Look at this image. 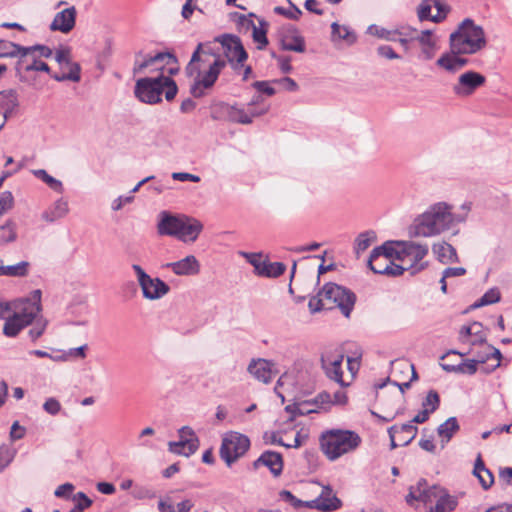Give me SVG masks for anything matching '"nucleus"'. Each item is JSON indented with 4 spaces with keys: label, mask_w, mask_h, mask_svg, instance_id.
Listing matches in <instances>:
<instances>
[{
    "label": "nucleus",
    "mask_w": 512,
    "mask_h": 512,
    "mask_svg": "<svg viewBox=\"0 0 512 512\" xmlns=\"http://www.w3.org/2000/svg\"><path fill=\"white\" fill-rule=\"evenodd\" d=\"M472 203L464 202L458 212H453L452 205L437 202L420 214L409 228L412 237H435L459 223L467 220Z\"/></svg>",
    "instance_id": "obj_1"
},
{
    "label": "nucleus",
    "mask_w": 512,
    "mask_h": 512,
    "mask_svg": "<svg viewBox=\"0 0 512 512\" xmlns=\"http://www.w3.org/2000/svg\"><path fill=\"white\" fill-rule=\"evenodd\" d=\"M226 61L215 54L209 44L199 43L185 68L186 74L193 78L190 93L195 98L205 95V90L214 86Z\"/></svg>",
    "instance_id": "obj_2"
},
{
    "label": "nucleus",
    "mask_w": 512,
    "mask_h": 512,
    "mask_svg": "<svg viewBox=\"0 0 512 512\" xmlns=\"http://www.w3.org/2000/svg\"><path fill=\"white\" fill-rule=\"evenodd\" d=\"M157 231L160 235L173 236L184 243H193L203 230V224L183 214L162 211L159 215Z\"/></svg>",
    "instance_id": "obj_3"
},
{
    "label": "nucleus",
    "mask_w": 512,
    "mask_h": 512,
    "mask_svg": "<svg viewBox=\"0 0 512 512\" xmlns=\"http://www.w3.org/2000/svg\"><path fill=\"white\" fill-rule=\"evenodd\" d=\"M449 45L452 52L477 54L487 46L485 31L474 20L465 18L450 34Z\"/></svg>",
    "instance_id": "obj_4"
},
{
    "label": "nucleus",
    "mask_w": 512,
    "mask_h": 512,
    "mask_svg": "<svg viewBox=\"0 0 512 512\" xmlns=\"http://www.w3.org/2000/svg\"><path fill=\"white\" fill-rule=\"evenodd\" d=\"M164 90L166 100L171 101L175 98L178 88L172 78L161 73L154 78L145 77L138 79L135 84L134 94L143 103L157 104L162 101L161 96Z\"/></svg>",
    "instance_id": "obj_5"
},
{
    "label": "nucleus",
    "mask_w": 512,
    "mask_h": 512,
    "mask_svg": "<svg viewBox=\"0 0 512 512\" xmlns=\"http://www.w3.org/2000/svg\"><path fill=\"white\" fill-rule=\"evenodd\" d=\"M360 436L351 430L333 429L326 431L320 437L322 452L330 461H335L342 455L358 448Z\"/></svg>",
    "instance_id": "obj_6"
},
{
    "label": "nucleus",
    "mask_w": 512,
    "mask_h": 512,
    "mask_svg": "<svg viewBox=\"0 0 512 512\" xmlns=\"http://www.w3.org/2000/svg\"><path fill=\"white\" fill-rule=\"evenodd\" d=\"M321 295L325 297L329 309L336 306L345 317L350 316L356 302V295L350 289L335 283H327L321 289Z\"/></svg>",
    "instance_id": "obj_7"
},
{
    "label": "nucleus",
    "mask_w": 512,
    "mask_h": 512,
    "mask_svg": "<svg viewBox=\"0 0 512 512\" xmlns=\"http://www.w3.org/2000/svg\"><path fill=\"white\" fill-rule=\"evenodd\" d=\"M250 447V440L246 435L230 431L224 434L220 446V457L227 466H231L239 458L245 455Z\"/></svg>",
    "instance_id": "obj_8"
},
{
    "label": "nucleus",
    "mask_w": 512,
    "mask_h": 512,
    "mask_svg": "<svg viewBox=\"0 0 512 512\" xmlns=\"http://www.w3.org/2000/svg\"><path fill=\"white\" fill-rule=\"evenodd\" d=\"M137 282L142 290L143 297L147 300H158L169 293L170 287L160 278H153L138 264H132Z\"/></svg>",
    "instance_id": "obj_9"
},
{
    "label": "nucleus",
    "mask_w": 512,
    "mask_h": 512,
    "mask_svg": "<svg viewBox=\"0 0 512 512\" xmlns=\"http://www.w3.org/2000/svg\"><path fill=\"white\" fill-rule=\"evenodd\" d=\"M42 292L36 289L31 292L27 298L19 299L14 303V316H18L24 325H30L36 318H39V314L42 311L41 305Z\"/></svg>",
    "instance_id": "obj_10"
},
{
    "label": "nucleus",
    "mask_w": 512,
    "mask_h": 512,
    "mask_svg": "<svg viewBox=\"0 0 512 512\" xmlns=\"http://www.w3.org/2000/svg\"><path fill=\"white\" fill-rule=\"evenodd\" d=\"M486 83V78L479 72L469 70L462 73L452 86V92L459 98H467Z\"/></svg>",
    "instance_id": "obj_11"
},
{
    "label": "nucleus",
    "mask_w": 512,
    "mask_h": 512,
    "mask_svg": "<svg viewBox=\"0 0 512 512\" xmlns=\"http://www.w3.org/2000/svg\"><path fill=\"white\" fill-rule=\"evenodd\" d=\"M383 250H385V247H376L372 250L368 259L369 268L376 274H383L388 276L402 275L406 268L395 264L393 260L386 255H381L380 252Z\"/></svg>",
    "instance_id": "obj_12"
},
{
    "label": "nucleus",
    "mask_w": 512,
    "mask_h": 512,
    "mask_svg": "<svg viewBox=\"0 0 512 512\" xmlns=\"http://www.w3.org/2000/svg\"><path fill=\"white\" fill-rule=\"evenodd\" d=\"M221 43L224 54L227 60L232 64L234 69L238 66H243V63L247 60L248 54L245 51L242 42L238 36L225 34L217 38Z\"/></svg>",
    "instance_id": "obj_13"
},
{
    "label": "nucleus",
    "mask_w": 512,
    "mask_h": 512,
    "mask_svg": "<svg viewBox=\"0 0 512 512\" xmlns=\"http://www.w3.org/2000/svg\"><path fill=\"white\" fill-rule=\"evenodd\" d=\"M343 359L344 355L341 352H327L321 357V366L329 379L345 387L348 386L349 383H345L342 377Z\"/></svg>",
    "instance_id": "obj_14"
},
{
    "label": "nucleus",
    "mask_w": 512,
    "mask_h": 512,
    "mask_svg": "<svg viewBox=\"0 0 512 512\" xmlns=\"http://www.w3.org/2000/svg\"><path fill=\"white\" fill-rule=\"evenodd\" d=\"M32 71H41L50 73V67L47 63L43 62L36 55L22 56L18 59L16 64L17 75L22 82L29 83L27 74Z\"/></svg>",
    "instance_id": "obj_15"
},
{
    "label": "nucleus",
    "mask_w": 512,
    "mask_h": 512,
    "mask_svg": "<svg viewBox=\"0 0 512 512\" xmlns=\"http://www.w3.org/2000/svg\"><path fill=\"white\" fill-rule=\"evenodd\" d=\"M275 364L263 358L253 359L247 367V371L258 381L268 384L273 376L277 374Z\"/></svg>",
    "instance_id": "obj_16"
},
{
    "label": "nucleus",
    "mask_w": 512,
    "mask_h": 512,
    "mask_svg": "<svg viewBox=\"0 0 512 512\" xmlns=\"http://www.w3.org/2000/svg\"><path fill=\"white\" fill-rule=\"evenodd\" d=\"M76 15L77 12L74 6L56 13L50 24V30L60 31L64 34L69 33L75 27Z\"/></svg>",
    "instance_id": "obj_17"
},
{
    "label": "nucleus",
    "mask_w": 512,
    "mask_h": 512,
    "mask_svg": "<svg viewBox=\"0 0 512 512\" xmlns=\"http://www.w3.org/2000/svg\"><path fill=\"white\" fill-rule=\"evenodd\" d=\"M165 267L177 276H192L200 272V263L194 255H188L179 261L167 263Z\"/></svg>",
    "instance_id": "obj_18"
},
{
    "label": "nucleus",
    "mask_w": 512,
    "mask_h": 512,
    "mask_svg": "<svg viewBox=\"0 0 512 512\" xmlns=\"http://www.w3.org/2000/svg\"><path fill=\"white\" fill-rule=\"evenodd\" d=\"M142 56V52L139 51L136 54V60L133 67V73L138 74L144 71L149 66L155 63L171 64L176 63V57L169 52H159L154 56H147L143 61H139L138 58Z\"/></svg>",
    "instance_id": "obj_19"
},
{
    "label": "nucleus",
    "mask_w": 512,
    "mask_h": 512,
    "mask_svg": "<svg viewBox=\"0 0 512 512\" xmlns=\"http://www.w3.org/2000/svg\"><path fill=\"white\" fill-rule=\"evenodd\" d=\"M398 246L401 248L399 253L403 254L404 257H408L412 261L411 267L414 264L419 263L427 254L428 246L426 244H419L413 241L398 242Z\"/></svg>",
    "instance_id": "obj_20"
},
{
    "label": "nucleus",
    "mask_w": 512,
    "mask_h": 512,
    "mask_svg": "<svg viewBox=\"0 0 512 512\" xmlns=\"http://www.w3.org/2000/svg\"><path fill=\"white\" fill-rule=\"evenodd\" d=\"M266 466L269 468L271 473L274 476H279L283 470V460L282 456L278 452L274 451H265L261 454V456L253 463L254 468H258L259 466Z\"/></svg>",
    "instance_id": "obj_21"
},
{
    "label": "nucleus",
    "mask_w": 512,
    "mask_h": 512,
    "mask_svg": "<svg viewBox=\"0 0 512 512\" xmlns=\"http://www.w3.org/2000/svg\"><path fill=\"white\" fill-rule=\"evenodd\" d=\"M313 507L322 511H333L341 506V501L333 493L330 487H323L320 495L314 499Z\"/></svg>",
    "instance_id": "obj_22"
},
{
    "label": "nucleus",
    "mask_w": 512,
    "mask_h": 512,
    "mask_svg": "<svg viewBox=\"0 0 512 512\" xmlns=\"http://www.w3.org/2000/svg\"><path fill=\"white\" fill-rule=\"evenodd\" d=\"M280 46L285 51L304 53L306 50L305 40L296 29L282 35Z\"/></svg>",
    "instance_id": "obj_23"
},
{
    "label": "nucleus",
    "mask_w": 512,
    "mask_h": 512,
    "mask_svg": "<svg viewBox=\"0 0 512 512\" xmlns=\"http://www.w3.org/2000/svg\"><path fill=\"white\" fill-rule=\"evenodd\" d=\"M485 362L486 358L478 355L476 359H468L457 365L441 364V367L446 372L473 375L477 372L478 364H483Z\"/></svg>",
    "instance_id": "obj_24"
},
{
    "label": "nucleus",
    "mask_w": 512,
    "mask_h": 512,
    "mask_svg": "<svg viewBox=\"0 0 512 512\" xmlns=\"http://www.w3.org/2000/svg\"><path fill=\"white\" fill-rule=\"evenodd\" d=\"M432 251L436 258L443 264L453 263L458 260L455 248L445 241L434 243Z\"/></svg>",
    "instance_id": "obj_25"
},
{
    "label": "nucleus",
    "mask_w": 512,
    "mask_h": 512,
    "mask_svg": "<svg viewBox=\"0 0 512 512\" xmlns=\"http://www.w3.org/2000/svg\"><path fill=\"white\" fill-rule=\"evenodd\" d=\"M228 118L236 123L250 124L254 117L263 115V111L255 113H247L245 106L232 105L227 110Z\"/></svg>",
    "instance_id": "obj_26"
},
{
    "label": "nucleus",
    "mask_w": 512,
    "mask_h": 512,
    "mask_svg": "<svg viewBox=\"0 0 512 512\" xmlns=\"http://www.w3.org/2000/svg\"><path fill=\"white\" fill-rule=\"evenodd\" d=\"M19 106L18 93L15 89L0 92V112L11 116Z\"/></svg>",
    "instance_id": "obj_27"
},
{
    "label": "nucleus",
    "mask_w": 512,
    "mask_h": 512,
    "mask_svg": "<svg viewBox=\"0 0 512 512\" xmlns=\"http://www.w3.org/2000/svg\"><path fill=\"white\" fill-rule=\"evenodd\" d=\"M473 474L478 478L484 490L489 489L494 483V476L492 472L486 468L481 455L476 458Z\"/></svg>",
    "instance_id": "obj_28"
},
{
    "label": "nucleus",
    "mask_w": 512,
    "mask_h": 512,
    "mask_svg": "<svg viewBox=\"0 0 512 512\" xmlns=\"http://www.w3.org/2000/svg\"><path fill=\"white\" fill-rule=\"evenodd\" d=\"M68 212L69 208L67 201L58 199L42 213V219L46 222H54L65 217Z\"/></svg>",
    "instance_id": "obj_29"
},
{
    "label": "nucleus",
    "mask_w": 512,
    "mask_h": 512,
    "mask_svg": "<svg viewBox=\"0 0 512 512\" xmlns=\"http://www.w3.org/2000/svg\"><path fill=\"white\" fill-rule=\"evenodd\" d=\"M460 429L456 417L448 418L437 428L438 436L441 438L442 448L452 439L454 434Z\"/></svg>",
    "instance_id": "obj_30"
},
{
    "label": "nucleus",
    "mask_w": 512,
    "mask_h": 512,
    "mask_svg": "<svg viewBox=\"0 0 512 512\" xmlns=\"http://www.w3.org/2000/svg\"><path fill=\"white\" fill-rule=\"evenodd\" d=\"M331 29L332 41L335 42L337 40H344L349 45H352L356 42V35L349 27L333 22Z\"/></svg>",
    "instance_id": "obj_31"
},
{
    "label": "nucleus",
    "mask_w": 512,
    "mask_h": 512,
    "mask_svg": "<svg viewBox=\"0 0 512 512\" xmlns=\"http://www.w3.org/2000/svg\"><path fill=\"white\" fill-rule=\"evenodd\" d=\"M31 264L28 261H20L13 265H5L4 276L12 278L26 277L30 272Z\"/></svg>",
    "instance_id": "obj_32"
},
{
    "label": "nucleus",
    "mask_w": 512,
    "mask_h": 512,
    "mask_svg": "<svg viewBox=\"0 0 512 512\" xmlns=\"http://www.w3.org/2000/svg\"><path fill=\"white\" fill-rule=\"evenodd\" d=\"M377 239L376 233L372 230H368L360 233L355 239L354 250L357 255L367 250L372 243Z\"/></svg>",
    "instance_id": "obj_33"
},
{
    "label": "nucleus",
    "mask_w": 512,
    "mask_h": 512,
    "mask_svg": "<svg viewBox=\"0 0 512 512\" xmlns=\"http://www.w3.org/2000/svg\"><path fill=\"white\" fill-rule=\"evenodd\" d=\"M179 438L188 446V453H195L199 447V439L194 430L189 426H183L178 430Z\"/></svg>",
    "instance_id": "obj_34"
},
{
    "label": "nucleus",
    "mask_w": 512,
    "mask_h": 512,
    "mask_svg": "<svg viewBox=\"0 0 512 512\" xmlns=\"http://www.w3.org/2000/svg\"><path fill=\"white\" fill-rule=\"evenodd\" d=\"M69 69L68 73L54 74L52 78L58 82L73 81L79 82L81 80V67L77 62L71 61L67 66Z\"/></svg>",
    "instance_id": "obj_35"
},
{
    "label": "nucleus",
    "mask_w": 512,
    "mask_h": 512,
    "mask_svg": "<svg viewBox=\"0 0 512 512\" xmlns=\"http://www.w3.org/2000/svg\"><path fill=\"white\" fill-rule=\"evenodd\" d=\"M27 326L28 325H24L23 322L18 319V316L12 315L8 317L4 323L3 334L7 337H15Z\"/></svg>",
    "instance_id": "obj_36"
},
{
    "label": "nucleus",
    "mask_w": 512,
    "mask_h": 512,
    "mask_svg": "<svg viewBox=\"0 0 512 512\" xmlns=\"http://www.w3.org/2000/svg\"><path fill=\"white\" fill-rule=\"evenodd\" d=\"M21 54H23V46L11 41L0 40V58L18 57L20 59Z\"/></svg>",
    "instance_id": "obj_37"
},
{
    "label": "nucleus",
    "mask_w": 512,
    "mask_h": 512,
    "mask_svg": "<svg viewBox=\"0 0 512 512\" xmlns=\"http://www.w3.org/2000/svg\"><path fill=\"white\" fill-rule=\"evenodd\" d=\"M33 174L40 180H42L45 184H47L53 191L62 193L63 192V184L60 180L52 177L47 173L44 169H37L33 171Z\"/></svg>",
    "instance_id": "obj_38"
},
{
    "label": "nucleus",
    "mask_w": 512,
    "mask_h": 512,
    "mask_svg": "<svg viewBox=\"0 0 512 512\" xmlns=\"http://www.w3.org/2000/svg\"><path fill=\"white\" fill-rule=\"evenodd\" d=\"M286 270V265L282 262L265 261L264 267L259 276L275 278L282 275Z\"/></svg>",
    "instance_id": "obj_39"
},
{
    "label": "nucleus",
    "mask_w": 512,
    "mask_h": 512,
    "mask_svg": "<svg viewBox=\"0 0 512 512\" xmlns=\"http://www.w3.org/2000/svg\"><path fill=\"white\" fill-rule=\"evenodd\" d=\"M17 238L16 224L9 220L0 227V246L14 242Z\"/></svg>",
    "instance_id": "obj_40"
},
{
    "label": "nucleus",
    "mask_w": 512,
    "mask_h": 512,
    "mask_svg": "<svg viewBox=\"0 0 512 512\" xmlns=\"http://www.w3.org/2000/svg\"><path fill=\"white\" fill-rule=\"evenodd\" d=\"M456 52H452L450 50L449 53L442 54L436 61V65L447 72L455 73L457 72L456 67Z\"/></svg>",
    "instance_id": "obj_41"
},
{
    "label": "nucleus",
    "mask_w": 512,
    "mask_h": 512,
    "mask_svg": "<svg viewBox=\"0 0 512 512\" xmlns=\"http://www.w3.org/2000/svg\"><path fill=\"white\" fill-rule=\"evenodd\" d=\"M445 491L439 486H432L427 488V486L421 487V496H419V501L427 504L432 502L433 500H438Z\"/></svg>",
    "instance_id": "obj_42"
},
{
    "label": "nucleus",
    "mask_w": 512,
    "mask_h": 512,
    "mask_svg": "<svg viewBox=\"0 0 512 512\" xmlns=\"http://www.w3.org/2000/svg\"><path fill=\"white\" fill-rule=\"evenodd\" d=\"M22 56H33L36 55L39 59L41 58H50L53 55V51L46 45H34L30 47L23 46V54Z\"/></svg>",
    "instance_id": "obj_43"
},
{
    "label": "nucleus",
    "mask_w": 512,
    "mask_h": 512,
    "mask_svg": "<svg viewBox=\"0 0 512 512\" xmlns=\"http://www.w3.org/2000/svg\"><path fill=\"white\" fill-rule=\"evenodd\" d=\"M457 506V500L446 492L436 501L435 512H450Z\"/></svg>",
    "instance_id": "obj_44"
},
{
    "label": "nucleus",
    "mask_w": 512,
    "mask_h": 512,
    "mask_svg": "<svg viewBox=\"0 0 512 512\" xmlns=\"http://www.w3.org/2000/svg\"><path fill=\"white\" fill-rule=\"evenodd\" d=\"M367 33L386 41H396L394 29H386L376 24L370 25L367 28Z\"/></svg>",
    "instance_id": "obj_45"
},
{
    "label": "nucleus",
    "mask_w": 512,
    "mask_h": 512,
    "mask_svg": "<svg viewBox=\"0 0 512 512\" xmlns=\"http://www.w3.org/2000/svg\"><path fill=\"white\" fill-rule=\"evenodd\" d=\"M392 373L395 377L397 373L401 375L411 373V380L418 378L414 365L405 360L392 362Z\"/></svg>",
    "instance_id": "obj_46"
},
{
    "label": "nucleus",
    "mask_w": 512,
    "mask_h": 512,
    "mask_svg": "<svg viewBox=\"0 0 512 512\" xmlns=\"http://www.w3.org/2000/svg\"><path fill=\"white\" fill-rule=\"evenodd\" d=\"M500 291L497 288H491L484 295L478 299L473 305V308H479L482 306L490 305L499 302Z\"/></svg>",
    "instance_id": "obj_47"
},
{
    "label": "nucleus",
    "mask_w": 512,
    "mask_h": 512,
    "mask_svg": "<svg viewBox=\"0 0 512 512\" xmlns=\"http://www.w3.org/2000/svg\"><path fill=\"white\" fill-rule=\"evenodd\" d=\"M396 429V434H404V437L402 438L403 445L409 444L417 434V427L414 426L411 421L402 424L401 426H396Z\"/></svg>",
    "instance_id": "obj_48"
},
{
    "label": "nucleus",
    "mask_w": 512,
    "mask_h": 512,
    "mask_svg": "<svg viewBox=\"0 0 512 512\" xmlns=\"http://www.w3.org/2000/svg\"><path fill=\"white\" fill-rule=\"evenodd\" d=\"M287 2L290 4V9H286L281 6H277L274 8V12L278 15H282L287 17L288 19L292 20H298L300 16L302 15V11L294 5L291 0H287Z\"/></svg>",
    "instance_id": "obj_49"
},
{
    "label": "nucleus",
    "mask_w": 512,
    "mask_h": 512,
    "mask_svg": "<svg viewBox=\"0 0 512 512\" xmlns=\"http://www.w3.org/2000/svg\"><path fill=\"white\" fill-rule=\"evenodd\" d=\"M414 41H417L422 48L426 46H432L433 44L437 43V38L434 36L432 30L426 29L418 31Z\"/></svg>",
    "instance_id": "obj_50"
},
{
    "label": "nucleus",
    "mask_w": 512,
    "mask_h": 512,
    "mask_svg": "<svg viewBox=\"0 0 512 512\" xmlns=\"http://www.w3.org/2000/svg\"><path fill=\"white\" fill-rule=\"evenodd\" d=\"M432 8H433V0H423L417 8L418 19L421 22L426 21V20L432 21V18L434 16L431 14Z\"/></svg>",
    "instance_id": "obj_51"
},
{
    "label": "nucleus",
    "mask_w": 512,
    "mask_h": 512,
    "mask_svg": "<svg viewBox=\"0 0 512 512\" xmlns=\"http://www.w3.org/2000/svg\"><path fill=\"white\" fill-rule=\"evenodd\" d=\"M308 307L311 313H316L323 309H329L325 297L321 295V290L318 292L316 296H313L309 300Z\"/></svg>",
    "instance_id": "obj_52"
},
{
    "label": "nucleus",
    "mask_w": 512,
    "mask_h": 512,
    "mask_svg": "<svg viewBox=\"0 0 512 512\" xmlns=\"http://www.w3.org/2000/svg\"><path fill=\"white\" fill-rule=\"evenodd\" d=\"M440 404V397L437 391L430 390L426 396V398L422 402V407L428 408L432 413L436 411Z\"/></svg>",
    "instance_id": "obj_53"
},
{
    "label": "nucleus",
    "mask_w": 512,
    "mask_h": 512,
    "mask_svg": "<svg viewBox=\"0 0 512 512\" xmlns=\"http://www.w3.org/2000/svg\"><path fill=\"white\" fill-rule=\"evenodd\" d=\"M395 37L406 38L410 40H415V36L418 33V30L415 27L410 25H398L394 28Z\"/></svg>",
    "instance_id": "obj_54"
},
{
    "label": "nucleus",
    "mask_w": 512,
    "mask_h": 512,
    "mask_svg": "<svg viewBox=\"0 0 512 512\" xmlns=\"http://www.w3.org/2000/svg\"><path fill=\"white\" fill-rule=\"evenodd\" d=\"M34 322V326L29 330V335L35 341L43 335L48 322L42 316L36 318Z\"/></svg>",
    "instance_id": "obj_55"
},
{
    "label": "nucleus",
    "mask_w": 512,
    "mask_h": 512,
    "mask_svg": "<svg viewBox=\"0 0 512 512\" xmlns=\"http://www.w3.org/2000/svg\"><path fill=\"white\" fill-rule=\"evenodd\" d=\"M433 7L437 9V14L433 16L432 22L439 23L443 21L449 12V7L442 0H433Z\"/></svg>",
    "instance_id": "obj_56"
},
{
    "label": "nucleus",
    "mask_w": 512,
    "mask_h": 512,
    "mask_svg": "<svg viewBox=\"0 0 512 512\" xmlns=\"http://www.w3.org/2000/svg\"><path fill=\"white\" fill-rule=\"evenodd\" d=\"M427 486V481L425 479H420L416 486H411L409 489V493L406 496V502L408 504H412L414 500L419 501V496H421V487Z\"/></svg>",
    "instance_id": "obj_57"
},
{
    "label": "nucleus",
    "mask_w": 512,
    "mask_h": 512,
    "mask_svg": "<svg viewBox=\"0 0 512 512\" xmlns=\"http://www.w3.org/2000/svg\"><path fill=\"white\" fill-rule=\"evenodd\" d=\"M14 198L10 191H4L0 194V216L13 207Z\"/></svg>",
    "instance_id": "obj_58"
},
{
    "label": "nucleus",
    "mask_w": 512,
    "mask_h": 512,
    "mask_svg": "<svg viewBox=\"0 0 512 512\" xmlns=\"http://www.w3.org/2000/svg\"><path fill=\"white\" fill-rule=\"evenodd\" d=\"M266 33V29L253 27V40L258 44V49L260 50L264 49L268 44Z\"/></svg>",
    "instance_id": "obj_59"
},
{
    "label": "nucleus",
    "mask_w": 512,
    "mask_h": 512,
    "mask_svg": "<svg viewBox=\"0 0 512 512\" xmlns=\"http://www.w3.org/2000/svg\"><path fill=\"white\" fill-rule=\"evenodd\" d=\"M169 451L175 454L183 455L189 457L193 453H188V446L184 440H179L177 442H169Z\"/></svg>",
    "instance_id": "obj_60"
},
{
    "label": "nucleus",
    "mask_w": 512,
    "mask_h": 512,
    "mask_svg": "<svg viewBox=\"0 0 512 512\" xmlns=\"http://www.w3.org/2000/svg\"><path fill=\"white\" fill-rule=\"evenodd\" d=\"M14 452L7 447L0 448V473L12 462Z\"/></svg>",
    "instance_id": "obj_61"
},
{
    "label": "nucleus",
    "mask_w": 512,
    "mask_h": 512,
    "mask_svg": "<svg viewBox=\"0 0 512 512\" xmlns=\"http://www.w3.org/2000/svg\"><path fill=\"white\" fill-rule=\"evenodd\" d=\"M43 409L48 414L55 416L60 412L61 404L56 398L50 397L44 402Z\"/></svg>",
    "instance_id": "obj_62"
},
{
    "label": "nucleus",
    "mask_w": 512,
    "mask_h": 512,
    "mask_svg": "<svg viewBox=\"0 0 512 512\" xmlns=\"http://www.w3.org/2000/svg\"><path fill=\"white\" fill-rule=\"evenodd\" d=\"M55 60L60 66L66 67L72 61L70 49L67 47L58 49L55 53Z\"/></svg>",
    "instance_id": "obj_63"
},
{
    "label": "nucleus",
    "mask_w": 512,
    "mask_h": 512,
    "mask_svg": "<svg viewBox=\"0 0 512 512\" xmlns=\"http://www.w3.org/2000/svg\"><path fill=\"white\" fill-rule=\"evenodd\" d=\"M377 54L388 60L400 59V55L397 54L394 49L389 45H380L377 48Z\"/></svg>",
    "instance_id": "obj_64"
}]
</instances>
